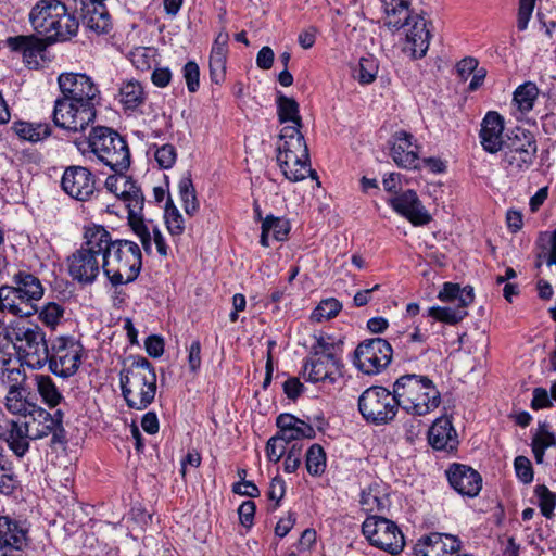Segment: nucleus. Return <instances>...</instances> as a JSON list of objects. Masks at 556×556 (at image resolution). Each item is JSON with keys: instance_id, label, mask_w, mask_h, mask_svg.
I'll use <instances>...</instances> for the list:
<instances>
[{"instance_id": "obj_8", "label": "nucleus", "mask_w": 556, "mask_h": 556, "mask_svg": "<svg viewBox=\"0 0 556 556\" xmlns=\"http://www.w3.org/2000/svg\"><path fill=\"white\" fill-rule=\"evenodd\" d=\"M91 154L115 173L130 165V151L124 137L105 126L93 127L87 140Z\"/></svg>"}, {"instance_id": "obj_25", "label": "nucleus", "mask_w": 556, "mask_h": 556, "mask_svg": "<svg viewBox=\"0 0 556 556\" xmlns=\"http://www.w3.org/2000/svg\"><path fill=\"white\" fill-rule=\"evenodd\" d=\"M80 15L83 24L97 34H105L111 29L109 12L101 1L80 0Z\"/></svg>"}, {"instance_id": "obj_59", "label": "nucleus", "mask_w": 556, "mask_h": 556, "mask_svg": "<svg viewBox=\"0 0 556 556\" xmlns=\"http://www.w3.org/2000/svg\"><path fill=\"white\" fill-rule=\"evenodd\" d=\"M184 77L186 79L187 88L190 92H195L199 89L200 71L195 62L189 61L184 67Z\"/></svg>"}, {"instance_id": "obj_56", "label": "nucleus", "mask_w": 556, "mask_h": 556, "mask_svg": "<svg viewBox=\"0 0 556 556\" xmlns=\"http://www.w3.org/2000/svg\"><path fill=\"white\" fill-rule=\"evenodd\" d=\"M303 444L302 443H293L288 451H286L287 456L285 459V471L294 472L300 464H301V454H302Z\"/></svg>"}, {"instance_id": "obj_39", "label": "nucleus", "mask_w": 556, "mask_h": 556, "mask_svg": "<svg viewBox=\"0 0 556 556\" xmlns=\"http://www.w3.org/2000/svg\"><path fill=\"white\" fill-rule=\"evenodd\" d=\"M178 191L186 214L190 216L194 215L199 210V202L190 174L180 178L178 182Z\"/></svg>"}, {"instance_id": "obj_5", "label": "nucleus", "mask_w": 556, "mask_h": 556, "mask_svg": "<svg viewBox=\"0 0 556 556\" xmlns=\"http://www.w3.org/2000/svg\"><path fill=\"white\" fill-rule=\"evenodd\" d=\"M123 172L111 175L105 180V188L121 199L128 210V224L132 231L138 236L143 250L151 251V240L149 226L142 213L144 197L136 181L122 174Z\"/></svg>"}, {"instance_id": "obj_12", "label": "nucleus", "mask_w": 556, "mask_h": 556, "mask_svg": "<svg viewBox=\"0 0 556 556\" xmlns=\"http://www.w3.org/2000/svg\"><path fill=\"white\" fill-rule=\"evenodd\" d=\"M391 344L382 338L361 342L354 352V365L366 375H376L388 367L392 359Z\"/></svg>"}, {"instance_id": "obj_54", "label": "nucleus", "mask_w": 556, "mask_h": 556, "mask_svg": "<svg viewBox=\"0 0 556 556\" xmlns=\"http://www.w3.org/2000/svg\"><path fill=\"white\" fill-rule=\"evenodd\" d=\"M378 73V65L371 58H362L358 64L357 79L361 84H370Z\"/></svg>"}, {"instance_id": "obj_23", "label": "nucleus", "mask_w": 556, "mask_h": 556, "mask_svg": "<svg viewBox=\"0 0 556 556\" xmlns=\"http://www.w3.org/2000/svg\"><path fill=\"white\" fill-rule=\"evenodd\" d=\"M46 39H41L35 35H18L8 37L7 46L15 52L23 54L25 63L29 67H38L40 65L39 59H42V53L46 50Z\"/></svg>"}, {"instance_id": "obj_45", "label": "nucleus", "mask_w": 556, "mask_h": 556, "mask_svg": "<svg viewBox=\"0 0 556 556\" xmlns=\"http://www.w3.org/2000/svg\"><path fill=\"white\" fill-rule=\"evenodd\" d=\"M539 89L534 83H525L514 92V101L521 112L532 110Z\"/></svg>"}, {"instance_id": "obj_40", "label": "nucleus", "mask_w": 556, "mask_h": 556, "mask_svg": "<svg viewBox=\"0 0 556 556\" xmlns=\"http://www.w3.org/2000/svg\"><path fill=\"white\" fill-rule=\"evenodd\" d=\"M468 315L467 307L455 306H433L428 309V316L438 321L448 325H455L462 321Z\"/></svg>"}, {"instance_id": "obj_35", "label": "nucleus", "mask_w": 556, "mask_h": 556, "mask_svg": "<svg viewBox=\"0 0 556 556\" xmlns=\"http://www.w3.org/2000/svg\"><path fill=\"white\" fill-rule=\"evenodd\" d=\"M4 406L11 414L20 416H30L37 408L35 404L29 403L24 397L22 390L15 384L10 387L4 400Z\"/></svg>"}, {"instance_id": "obj_11", "label": "nucleus", "mask_w": 556, "mask_h": 556, "mask_svg": "<svg viewBox=\"0 0 556 556\" xmlns=\"http://www.w3.org/2000/svg\"><path fill=\"white\" fill-rule=\"evenodd\" d=\"M362 531L372 546L391 555L400 554L405 546L404 535L400 528L384 517H367L363 522Z\"/></svg>"}, {"instance_id": "obj_42", "label": "nucleus", "mask_w": 556, "mask_h": 556, "mask_svg": "<svg viewBox=\"0 0 556 556\" xmlns=\"http://www.w3.org/2000/svg\"><path fill=\"white\" fill-rule=\"evenodd\" d=\"M302 126L293 124V126H286L280 131V143L277 150L295 149L296 151H303L302 147H307L304 136L300 129Z\"/></svg>"}, {"instance_id": "obj_29", "label": "nucleus", "mask_w": 556, "mask_h": 556, "mask_svg": "<svg viewBox=\"0 0 556 556\" xmlns=\"http://www.w3.org/2000/svg\"><path fill=\"white\" fill-rule=\"evenodd\" d=\"M0 311L20 317H29L36 312V306L26 302L14 287L0 288Z\"/></svg>"}, {"instance_id": "obj_31", "label": "nucleus", "mask_w": 556, "mask_h": 556, "mask_svg": "<svg viewBox=\"0 0 556 556\" xmlns=\"http://www.w3.org/2000/svg\"><path fill=\"white\" fill-rule=\"evenodd\" d=\"M4 440L17 457H23L29 450V440H33L28 422L10 420Z\"/></svg>"}, {"instance_id": "obj_27", "label": "nucleus", "mask_w": 556, "mask_h": 556, "mask_svg": "<svg viewBox=\"0 0 556 556\" xmlns=\"http://www.w3.org/2000/svg\"><path fill=\"white\" fill-rule=\"evenodd\" d=\"M429 39L430 33L427 29L425 18L415 15L406 34V50L410 52L414 59H420L429 48Z\"/></svg>"}, {"instance_id": "obj_22", "label": "nucleus", "mask_w": 556, "mask_h": 556, "mask_svg": "<svg viewBox=\"0 0 556 556\" xmlns=\"http://www.w3.org/2000/svg\"><path fill=\"white\" fill-rule=\"evenodd\" d=\"M480 142L489 153H496L505 147L504 118L495 111L486 113L481 123Z\"/></svg>"}, {"instance_id": "obj_37", "label": "nucleus", "mask_w": 556, "mask_h": 556, "mask_svg": "<svg viewBox=\"0 0 556 556\" xmlns=\"http://www.w3.org/2000/svg\"><path fill=\"white\" fill-rule=\"evenodd\" d=\"M13 129L20 138L31 142L40 141L51 134V128L48 124L16 122L13 125Z\"/></svg>"}, {"instance_id": "obj_33", "label": "nucleus", "mask_w": 556, "mask_h": 556, "mask_svg": "<svg viewBox=\"0 0 556 556\" xmlns=\"http://www.w3.org/2000/svg\"><path fill=\"white\" fill-rule=\"evenodd\" d=\"M442 302L455 303V305L468 307L473 302V288L466 286L462 288L458 283L445 282L438 294Z\"/></svg>"}, {"instance_id": "obj_9", "label": "nucleus", "mask_w": 556, "mask_h": 556, "mask_svg": "<svg viewBox=\"0 0 556 556\" xmlns=\"http://www.w3.org/2000/svg\"><path fill=\"white\" fill-rule=\"evenodd\" d=\"M394 389L389 391L380 386L367 388L358 397V410L369 424L380 426L392 421L399 412Z\"/></svg>"}, {"instance_id": "obj_4", "label": "nucleus", "mask_w": 556, "mask_h": 556, "mask_svg": "<svg viewBox=\"0 0 556 556\" xmlns=\"http://www.w3.org/2000/svg\"><path fill=\"white\" fill-rule=\"evenodd\" d=\"M393 386L399 406L408 414L424 416L441 403L440 392L426 376L403 375Z\"/></svg>"}, {"instance_id": "obj_14", "label": "nucleus", "mask_w": 556, "mask_h": 556, "mask_svg": "<svg viewBox=\"0 0 556 556\" xmlns=\"http://www.w3.org/2000/svg\"><path fill=\"white\" fill-rule=\"evenodd\" d=\"M61 99L73 100L96 108L100 100V91L91 78L85 74L66 73L59 76Z\"/></svg>"}, {"instance_id": "obj_53", "label": "nucleus", "mask_w": 556, "mask_h": 556, "mask_svg": "<svg viewBox=\"0 0 556 556\" xmlns=\"http://www.w3.org/2000/svg\"><path fill=\"white\" fill-rule=\"evenodd\" d=\"M63 314V307L56 303L51 302L41 308L39 318L46 326L54 328L60 323Z\"/></svg>"}, {"instance_id": "obj_7", "label": "nucleus", "mask_w": 556, "mask_h": 556, "mask_svg": "<svg viewBox=\"0 0 556 556\" xmlns=\"http://www.w3.org/2000/svg\"><path fill=\"white\" fill-rule=\"evenodd\" d=\"M99 225L87 227L84 243L67 258L68 274L80 285H91L102 269L103 242Z\"/></svg>"}, {"instance_id": "obj_57", "label": "nucleus", "mask_w": 556, "mask_h": 556, "mask_svg": "<svg viewBox=\"0 0 556 556\" xmlns=\"http://www.w3.org/2000/svg\"><path fill=\"white\" fill-rule=\"evenodd\" d=\"M288 448L276 435L271 437L266 444V454L270 462L278 463Z\"/></svg>"}, {"instance_id": "obj_61", "label": "nucleus", "mask_w": 556, "mask_h": 556, "mask_svg": "<svg viewBox=\"0 0 556 556\" xmlns=\"http://www.w3.org/2000/svg\"><path fill=\"white\" fill-rule=\"evenodd\" d=\"M146 224L149 226V232H150V240L153 241L156 250L160 255L166 256L167 255V245L165 242V239L160 231V229L153 225L152 220H146ZM152 250L148 253L150 254Z\"/></svg>"}, {"instance_id": "obj_24", "label": "nucleus", "mask_w": 556, "mask_h": 556, "mask_svg": "<svg viewBox=\"0 0 556 556\" xmlns=\"http://www.w3.org/2000/svg\"><path fill=\"white\" fill-rule=\"evenodd\" d=\"M418 146L413 142V135L406 131L394 134L391 156L397 166L406 169L418 168Z\"/></svg>"}, {"instance_id": "obj_48", "label": "nucleus", "mask_w": 556, "mask_h": 556, "mask_svg": "<svg viewBox=\"0 0 556 556\" xmlns=\"http://www.w3.org/2000/svg\"><path fill=\"white\" fill-rule=\"evenodd\" d=\"M164 218L170 235L179 236L184 232L185 220L182 218V215L179 213L178 208L174 205L170 198L167 199L164 208Z\"/></svg>"}, {"instance_id": "obj_60", "label": "nucleus", "mask_w": 556, "mask_h": 556, "mask_svg": "<svg viewBox=\"0 0 556 556\" xmlns=\"http://www.w3.org/2000/svg\"><path fill=\"white\" fill-rule=\"evenodd\" d=\"M535 2L528 0L519 1L517 27L519 30H525L528 27V23L532 16Z\"/></svg>"}, {"instance_id": "obj_49", "label": "nucleus", "mask_w": 556, "mask_h": 556, "mask_svg": "<svg viewBox=\"0 0 556 556\" xmlns=\"http://www.w3.org/2000/svg\"><path fill=\"white\" fill-rule=\"evenodd\" d=\"M306 468L313 476H320L326 468V454L319 444H313L306 453Z\"/></svg>"}, {"instance_id": "obj_38", "label": "nucleus", "mask_w": 556, "mask_h": 556, "mask_svg": "<svg viewBox=\"0 0 556 556\" xmlns=\"http://www.w3.org/2000/svg\"><path fill=\"white\" fill-rule=\"evenodd\" d=\"M277 114L280 123L291 122L292 124L302 126V118L299 112V104L293 98H289L282 93H278Z\"/></svg>"}, {"instance_id": "obj_17", "label": "nucleus", "mask_w": 556, "mask_h": 556, "mask_svg": "<svg viewBox=\"0 0 556 556\" xmlns=\"http://www.w3.org/2000/svg\"><path fill=\"white\" fill-rule=\"evenodd\" d=\"M28 541V528L9 516L0 517V556H17Z\"/></svg>"}, {"instance_id": "obj_1", "label": "nucleus", "mask_w": 556, "mask_h": 556, "mask_svg": "<svg viewBox=\"0 0 556 556\" xmlns=\"http://www.w3.org/2000/svg\"><path fill=\"white\" fill-rule=\"evenodd\" d=\"M100 236L105 239L102 253V270L113 287L132 282L142 265L141 250L129 240H113L111 233L99 226Z\"/></svg>"}, {"instance_id": "obj_58", "label": "nucleus", "mask_w": 556, "mask_h": 556, "mask_svg": "<svg viewBox=\"0 0 556 556\" xmlns=\"http://www.w3.org/2000/svg\"><path fill=\"white\" fill-rule=\"evenodd\" d=\"M517 477L523 483H530L533 480V470L530 460L525 456H518L514 462Z\"/></svg>"}, {"instance_id": "obj_15", "label": "nucleus", "mask_w": 556, "mask_h": 556, "mask_svg": "<svg viewBox=\"0 0 556 556\" xmlns=\"http://www.w3.org/2000/svg\"><path fill=\"white\" fill-rule=\"evenodd\" d=\"M303 151L295 149L277 150V162L283 176L293 182L301 181L307 176L316 178V173L309 163L308 148L302 147Z\"/></svg>"}, {"instance_id": "obj_55", "label": "nucleus", "mask_w": 556, "mask_h": 556, "mask_svg": "<svg viewBox=\"0 0 556 556\" xmlns=\"http://www.w3.org/2000/svg\"><path fill=\"white\" fill-rule=\"evenodd\" d=\"M154 156L160 167L168 169L175 164L177 153L174 146L165 143L156 149Z\"/></svg>"}, {"instance_id": "obj_26", "label": "nucleus", "mask_w": 556, "mask_h": 556, "mask_svg": "<svg viewBox=\"0 0 556 556\" xmlns=\"http://www.w3.org/2000/svg\"><path fill=\"white\" fill-rule=\"evenodd\" d=\"M428 441L435 450L454 451L459 441L451 419L446 416L437 418L428 432Z\"/></svg>"}, {"instance_id": "obj_21", "label": "nucleus", "mask_w": 556, "mask_h": 556, "mask_svg": "<svg viewBox=\"0 0 556 556\" xmlns=\"http://www.w3.org/2000/svg\"><path fill=\"white\" fill-rule=\"evenodd\" d=\"M446 476L451 486L462 495L475 497L482 488L480 473L469 466L453 464L446 470Z\"/></svg>"}, {"instance_id": "obj_18", "label": "nucleus", "mask_w": 556, "mask_h": 556, "mask_svg": "<svg viewBox=\"0 0 556 556\" xmlns=\"http://www.w3.org/2000/svg\"><path fill=\"white\" fill-rule=\"evenodd\" d=\"M460 547L462 542L457 536L433 532L418 539L414 553L416 556H454Z\"/></svg>"}, {"instance_id": "obj_19", "label": "nucleus", "mask_w": 556, "mask_h": 556, "mask_svg": "<svg viewBox=\"0 0 556 556\" xmlns=\"http://www.w3.org/2000/svg\"><path fill=\"white\" fill-rule=\"evenodd\" d=\"M389 205L404 216L414 226H424L431 222V215L422 205L414 190H406L388 200Z\"/></svg>"}, {"instance_id": "obj_64", "label": "nucleus", "mask_w": 556, "mask_h": 556, "mask_svg": "<svg viewBox=\"0 0 556 556\" xmlns=\"http://www.w3.org/2000/svg\"><path fill=\"white\" fill-rule=\"evenodd\" d=\"M144 348L152 357H160L164 352V341L159 336H149L146 339Z\"/></svg>"}, {"instance_id": "obj_6", "label": "nucleus", "mask_w": 556, "mask_h": 556, "mask_svg": "<svg viewBox=\"0 0 556 556\" xmlns=\"http://www.w3.org/2000/svg\"><path fill=\"white\" fill-rule=\"evenodd\" d=\"M9 346L12 345L18 358L33 369H41L49 361L48 341L45 330L26 320L10 323Z\"/></svg>"}, {"instance_id": "obj_44", "label": "nucleus", "mask_w": 556, "mask_h": 556, "mask_svg": "<svg viewBox=\"0 0 556 556\" xmlns=\"http://www.w3.org/2000/svg\"><path fill=\"white\" fill-rule=\"evenodd\" d=\"M538 149H526L518 152H505L503 162L511 170H523L533 163Z\"/></svg>"}, {"instance_id": "obj_32", "label": "nucleus", "mask_w": 556, "mask_h": 556, "mask_svg": "<svg viewBox=\"0 0 556 556\" xmlns=\"http://www.w3.org/2000/svg\"><path fill=\"white\" fill-rule=\"evenodd\" d=\"M31 420L28 422L33 440L42 439L52 434V443L54 442V432H56L58 424L52 420V415L46 409L38 407L33 412Z\"/></svg>"}, {"instance_id": "obj_41", "label": "nucleus", "mask_w": 556, "mask_h": 556, "mask_svg": "<svg viewBox=\"0 0 556 556\" xmlns=\"http://www.w3.org/2000/svg\"><path fill=\"white\" fill-rule=\"evenodd\" d=\"M530 148L538 149L534 136L526 129L517 128L514 136H507L505 147L501 151L518 152Z\"/></svg>"}, {"instance_id": "obj_2", "label": "nucleus", "mask_w": 556, "mask_h": 556, "mask_svg": "<svg viewBox=\"0 0 556 556\" xmlns=\"http://www.w3.org/2000/svg\"><path fill=\"white\" fill-rule=\"evenodd\" d=\"M119 383L128 407L142 410L154 401L156 374L147 358L130 357L119 372Z\"/></svg>"}, {"instance_id": "obj_30", "label": "nucleus", "mask_w": 556, "mask_h": 556, "mask_svg": "<svg viewBox=\"0 0 556 556\" xmlns=\"http://www.w3.org/2000/svg\"><path fill=\"white\" fill-rule=\"evenodd\" d=\"M384 12V25L392 30L409 26L414 18L410 15L409 0H381Z\"/></svg>"}, {"instance_id": "obj_16", "label": "nucleus", "mask_w": 556, "mask_h": 556, "mask_svg": "<svg viewBox=\"0 0 556 556\" xmlns=\"http://www.w3.org/2000/svg\"><path fill=\"white\" fill-rule=\"evenodd\" d=\"M62 189L73 199L87 201L94 193L96 176L84 166H70L62 176Z\"/></svg>"}, {"instance_id": "obj_28", "label": "nucleus", "mask_w": 556, "mask_h": 556, "mask_svg": "<svg viewBox=\"0 0 556 556\" xmlns=\"http://www.w3.org/2000/svg\"><path fill=\"white\" fill-rule=\"evenodd\" d=\"M229 35L219 31L214 40L210 54V76L213 83L220 84L225 79L228 55Z\"/></svg>"}, {"instance_id": "obj_52", "label": "nucleus", "mask_w": 556, "mask_h": 556, "mask_svg": "<svg viewBox=\"0 0 556 556\" xmlns=\"http://www.w3.org/2000/svg\"><path fill=\"white\" fill-rule=\"evenodd\" d=\"M263 225L264 232L270 231L274 239L277 241L285 240L290 231L289 223L287 220L274 216H267L264 219Z\"/></svg>"}, {"instance_id": "obj_51", "label": "nucleus", "mask_w": 556, "mask_h": 556, "mask_svg": "<svg viewBox=\"0 0 556 556\" xmlns=\"http://www.w3.org/2000/svg\"><path fill=\"white\" fill-rule=\"evenodd\" d=\"M534 493L538 497L542 515L546 518H551L556 507V493L549 491L544 484L536 485Z\"/></svg>"}, {"instance_id": "obj_36", "label": "nucleus", "mask_w": 556, "mask_h": 556, "mask_svg": "<svg viewBox=\"0 0 556 556\" xmlns=\"http://www.w3.org/2000/svg\"><path fill=\"white\" fill-rule=\"evenodd\" d=\"M35 381L39 395L49 407H55L61 403L63 395L50 376L36 375Z\"/></svg>"}, {"instance_id": "obj_50", "label": "nucleus", "mask_w": 556, "mask_h": 556, "mask_svg": "<svg viewBox=\"0 0 556 556\" xmlns=\"http://www.w3.org/2000/svg\"><path fill=\"white\" fill-rule=\"evenodd\" d=\"M341 308L342 304L334 298L323 300L312 313V319L315 321L331 319L339 314Z\"/></svg>"}, {"instance_id": "obj_20", "label": "nucleus", "mask_w": 556, "mask_h": 556, "mask_svg": "<svg viewBox=\"0 0 556 556\" xmlns=\"http://www.w3.org/2000/svg\"><path fill=\"white\" fill-rule=\"evenodd\" d=\"M340 366V361L333 353L319 354L316 351L314 356L306 361L303 375L312 382L328 380L333 383L341 376Z\"/></svg>"}, {"instance_id": "obj_10", "label": "nucleus", "mask_w": 556, "mask_h": 556, "mask_svg": "<svg viewBox=\"0 0 556 556\" xmlns=\"http://www.w3.org/2000/svg\"><path fill=\"white\" fill-rule=\"evenodd\" d=\"M83 352V345L74 337L59 336L54 338L48 348L47 365L49 370L63 379L74 376L80 367Z\"/></svg>"}, {"instance_id": "obj_13", "label": "nucleus", "mask_w": 556, "mask_h": 556, "mask_svg": "<svg viewBox=\"0 0 556 556\" xmlns=\"http://www.w3.org/2000/svg\"><path fill=\"white\" fill-rule=\"evenodd\" d=\"M52 115L55 126L77 132L94 121L96 108L60 98L55 100Z\"/></svg>"}, {"instance_id": "obj_3", "label": "nucleus", "mask_w": 556, "mask_h": 556, "mask_svg": "<svg viewBox=\"0 0 556 556\" xmlns=\"http://www.w3.org/2000/svg\"><path fill=\"white\" fill-rule=\"evenodd\" d=\"M29 21L38 35L52 43L70 40L76 35L79 23L59 0H40L30 13Z\"/></svg>"}, {"instance_id": "obj_63", "label": "nucleus", "mask_w": 556, "mask_h": 556, "mask_svg": "<svg viewBox=\"0 0 556 556\" xmlns=\"http://www.w3.org/2000/svg\"><path fill=\"white\" fill-rule=\"evenodd\" d=\"M148 48H138L131 54L132 64L140 71H147L151 67V53Z\"/></svg>"}, {"instance_id": "obj_62", "label": "nucleus", "mask_w": 556, "mask_h": 556, "mask_svg": "<svg viewBox=\"0 0 556 556\" xmlns=\"http://www.w3.org/2000/svg\"><path fill=\"white\" fill-rule=\"evenodd\" d=\"M255 504L252 501H244L238 508L240 523L245 528H251L255 515Z\"/></svg>"}, {"instance_id": "obj_46", "label": "nucleus", "mask_w": 556, "mask_h": 556, "mask_svg": "<svg viewBox=\"0 0 556 556\" xmlns=\"http://www.w3.org/2000/svg\"><path fill=\"white\" fill-rule=\"evenodd\" d=\"M359 503L367 513L382 511L386 507V497L380 494L377 486H368L361 493Z\"/></svg>"}, {"instance_id": "obj_47", "label": "nucleus", "mask_w": 556, "mask_h": 556, "mask_svg": "<svg viewBox=\"0 0 556 556\" xmlns=\"http://www.w3.org/2000/svg\"><path fill=\"white\" fill-rule=\"evenodd\" d=\"M276 437L285 444L292 445L293 443H300L302 439L315 438V430L311 425L305 422L285 431H278Z\"/></svg>"}, {"instance_id": "obj_43", "label": "nucleus", "mask_w": 556, "mask_h": 556, "mask_svg": "<svg viewBox=\"0 0 556 556\" xmlns=\"http://www.w3.org/2000/svg\"><path fill=\"white\" fill-rule=\"evenodd\" d=\"M121 102L126 109L134 110L143 102V89L136 80H129L119 89Z\"/></svg>"}, {"instance_id": "obj_34", "label": "nucleus", "mask_w": 556, "mask_h": 556, "mask_svg": "<svg viewBox=\"0 0 556 556\" xmlns=\"http://www.w3.org/2000/svg\"><path fill=\"white\" fill-rule=\"evenodd\" d=\"M14 281L16 283V287L14 288L21 295H23V299L26 302L34 304V301L41 299L43 294V287L40 280L34 275L18 273L14 276Z\"/></svg>"}]
</instances>
